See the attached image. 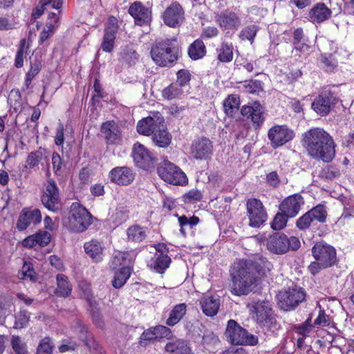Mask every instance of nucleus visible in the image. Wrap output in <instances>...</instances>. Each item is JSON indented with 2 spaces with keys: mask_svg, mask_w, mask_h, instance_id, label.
<instances>
[{
  "mask_svg": "<svg viewBox=\"0 0 354 354\" xmlns=\"http://www.w3.org/2000/svg\"><path fill=\"white\" fill-rule=\"evenodd\" d=\"M337 95L330 90H324L319 94L311 104L312 109L319 115H328L337 102Z\"/></svg>",
  "mask_w": 354,
  "mask_h": 354,
  "instance_id": "nucleus-10",
  "label": "nucleus"
},
{
  "mask_svg": "<svg viewBox=\"0 0 354 354\" xmlns=\"http://www.w3.org/2000/svg\"><path fill=\"white\" fill-rule=\"evenodd\" d=\"M75 333L77 335L78 338L84 343L89 349L99 351V344L93 339V336L88 333L87 328L83 324L80 320H77L73 326Z\"/></svg>",
  "mask_w": 354,
  "mask_h": 354,
  "instance_id": "nucleus-24",
  "label": "nucleus"
},
{
  "mask_svg": "<svg viewBox=\"0 0 354 354\" xmlns=\"http://www.w3.org/2000/svg\"><path fill=\"white\" fill-rule=\"evenodd\" d=\"M187 312V306L182 303L176 305L169 313L166 320V324L169 326H174L177 324L184 317Z\"/></svg>",
  "mask_w": 354,
  "mask_h": 354,
  "instance_id": "nucleus-32",
  "label": "nucleus"
},
{
  "mask_svg": "<svg viewBox=\"0 0 354 354\" xmlns=\"http://www.w3.org/2000/svg\"><path fill=\"white\" fill-rule=\"evenodd\" d=\"M60 11L58 10L57 13L55 12H49L47 21L46 24V27L47 28H51L55 30L57 27H58L59 24V14Z\"/></svg>",
  "mask_w": 354,
  "mask_h": 354,
  "instance_id": "nucleus-59",
  "label": "nucleus"
},
{
  "mask_svg": "<svg viewBox=\"0 0 354 354\" xmlns=\"http://www.w3.org/2000/svg\"><path fill=\"white\" fill-rule=\"evenodd\" d=\"M29 322V315L25 310L19 311L15 315V328H22L25 327Z\"/></svg>",
  "mask_w": 354,
  "mask_h": 354,
  "instance_id": "nucleus-51",
  "label": "nucleus"
},
{
  "mask_svg": "<svg viewBox=\"0 0 354 354\" xmlns=\"http://www.w3.org/2000/svg\"><path fill=\"white\" fill-rule=\"evenodd\" d=\"M268 261L263 259H242L233 265L231 292L234 295H246L254 288L257 279L269 271Z\"/></svg>",
  "mask_w": 354,
  "mask_h": 354,
  "instance_id": "nucleus-1",
  "label": "nucleus"
},
{
  "mask_svg": "<svg viewBox=\"0 0 354 354\" xmlns=\"http://www.w3.org/2000/svg\"><path fill=\"white\" fill-rule=\"evenodd\" d=\"M187 53L192 60H198L205 56L206 46L202 39H197L189 45Z\"/></svg>",
  "mask_w": 354,
  "mask_h": 354,
  "instance_id": "nucleus-31",
  "label": "nucleus"
},
{
  "mask_svg": "<svg viewBox=\"0 0 354 354\" xmlns=\"http://www.w3.org/2000/svg\"><path fill=\"white\" fill-rule=\"evenodd\" d=\"M165 349L167 354H192L188 343L182 339L169 342L165 345Z\"/></svg>",
  "mask_w": 354,
  "mask_h": 354,
  "instance_id": "nucleus-27",
  "label": "nucleus"
},
{
  "mask_svg": "<svg viewBox=\"0 0 354 354\" xmlns=\"http://www.w3.org/2000/svg\"><path fill=\"white\" fill-rule=\"evenodd\" d=\"M185 91L178 84L172 83L162 91V96L167 100L181 98L185 95Z\"/></svg>",
  "mask_w": 354,
  "mask_h": 354,
  "instance_id": "nucleus-36",
  "label": "nucleus"
},
{
  "mask_svg": "<svg viewBox=\"0 0 354 354\" xmlns=\"http://www.w3.org/2000/svg\"><path fill=\"white\" fill-rule=\"evenodd\" d=\"M129 13L135 19V23L139 26L147 24L151 19L150 10L140 1H135L130 6Z\"/></svg>",
  "mask_w": 354,
  "mask_h": 354,
  "instance_id": "nucleus-20",
  "label": "nucleus"
},
{
  "mask_svg": "<svg viewBox=\"0 0 354 354\" xmlns=\"http://www.w3.org/2000/svg\"><path fill=\"white\" fill-rule=\"evenodd\" d=\"M301 145L310 157L329 162L335 157L333 138L322 128H312L302 135Z\"/></svg>",
  "mask_w": 354,
  "mask_h": 354,
  "instance_id": "nucleus-2",
  "label": "nucleus"
},
{
  "mask_svg": "<svg viewBox=\"0 0 354 354\" xmlns=\"http://www.w3.org/2000/svg\"><path fill=\"white\" fill-rule=\"evenodd\" d=\"M246 206L249 225L252 227H259L266 222L268 217L263 203L257 198H250L247 201Z\"/></svg>",
  "mask_w": 354,
  "mask_h": 354,
  "instance_id": "nucleus-9",
  "label": "nucleus"
},
{
  "mask_svg": "<svg viewBox=\"0 0 354 354\" xmlns=\"http://www.w3.org/2000/svg\"><path fill=\"white\" fill-rule=\"evenodd\" d=\"M287 236L283 234L274 233L267 240V248L274 254H284L288 252Z\"/></svg>",
  "mask_w": 354,
  "mask_h": 354,
  "instance_id": "nucleus-23",
  "label": "nucleus"
},
{
  "mask_svg": "<svg viewBox=\"0 0 354 354\" xmlns=\"http://www.w3.org/2000/svg\"><path fill=\"white\" fill-rule=\"evenodd\" d=\"M310 14L313 21L320 23L330 17L331 11L324 3H319L311 10Z\"/></svg>",
  "mask_w": 354,
  "mask_h": 354,
  "instance_id": "nucleus-34",
  "label": "nucleus"
},
{
  "mask_svg": "<svg viewBox=\"0 0 354 354\" xmlns=\"http://www.w3.org/2000/svg\"><path fill=\"white\" fill-rule=\"evenodd\" d=\"M191 80V74L189 71L185 69H181L177 73V80L174 82L176 84H178L180 88H183L186 93L188 92L189 88V82Z\"/></svg>",
  "mask_w": 354,
  "mask_h": 354,
  "instance_id": "nucleus-41",
  "label": "nucleus"
},
{
  "mask_svg": "<svg viewBox=\"0 0 354 354\" xmlns=\"http://www.w3.org/2000/svg\"><path fill=\"white\" fill-rule=\"evenodd\" d=\"M288 218L290 217L286 216L282 212L281 213L277 214L272 223V228L274 230H280L283 229L286 225Z\"/></svg>",
  "mask_w": 354,
  "mask_h": 354,
  "instance_id": "nucleus-47",
  "label": "nucleus"
},
{
  "mask_svg": "<svg viewBox=\"0 0 354 354\" xmlns=\"http://www.w3.org/2000/svg\"><path fill=\"white\" fill-rule=\"evenodd\" d=\"M129 213L126 206L118 205L115 209L114 222L118 225L122 223L128 219Z\"/></svg>",
  "mask_w": 354,
  "mask_h": 354,
  "instance_id": "nucleus-46",
  "label": "nucleus"
},
{
  "mask_svg": "<svg viewBox=\"0 0 354 354\" xmlns=\"http://www.w3.org/2000/svg\"><path fill=\"white\" fill-rule=\"evenodd\" d=\"M304 204L302 196L294 194L287 197L280 205V210L290 218L295 216Z\"/></svg>",
  "mask_w": 354,
  "mask_h": 354,
  "instance_id": "nucleus-19",
  "label": "nucleus"
},
{
  "mask_svg": "<svg viewBox=\"0 0 354 354\" xmlns=\"http://www.w3.org/2000/svg\"><path fill=\"white\" fill-rule=\"evenodd\" d=\"M215 21L223 30L229 33L230 30H236L241 24V20L238 15L232 10H225L215 15Z\"/></svg>",
  "mask_w": 354,
  "mask_h": 354,
  "instance_id": "nucleus-13",
  "label": "nucleus"
},
{
  "mask_svg": "<svg viewBox=\"0 0 354 354\" xmlns=\"http://www.w3.org/2000/svg\"><path fill=\"white\" fill-rule=\"evenodd\" d=\"M86 253L95 262L102 259L103 248L100 243L96 240H91L84 244Z\"/></svg>",
  "mask_w": 354,
  "mask_h": 354,
  "instance_id": "nucleus-33",
  "label": "nucleus"
},
{
  "mask_svg": "<svg viewBox=\"0 0 354 354\" xmlns=\"http://www.w3.org/2000/svg\"><path fill=\"white\" fill-rule=\"evenodd\" d=\"M133 175L131 169L128 167H117L109 173L110 177H131Z\"/></svg>",
  "mask_w": 354,
  "mask_h": 354,
  "instance_id": "nucleus-49",
  "label": "nucleus"
},
{
  "mask_svg": "<svg viewBox=\"0 0 354 354\" xmlns=\"http://www.w3.org/2000/svg\"><path fill=\"white\" fill-rule=\"evenodd\" d=\"M122 58L129 65H134L138 60V55L133 48L127 46L122 53Z\"/></svg>",
  "mask_w": 354,
  "mask_h": 354,
  "instance_id": "nucleus-43",
  "label": "nucleus"
},
{
  "mask_svg": "<svg viewBox=\"0 0 354 354\" xmlns=\"http://www.w3.org/2000/svg\"><path fill=\"white\" fill-rule=\"evenodd\" d=\"M37 242L39 246L44 247L50 241V234L48 232H39L35 234Z\"/></svg>",
  "mask_w": 354,
  "mask_h": 354,
  "instance_id": "nucleus-60",
  "label": "nucleus"
},
{
  "mask_svg": "<svg viewBox=\"0 0 354 354\" xmlns=\"http://www.w3.org/2000/svg\"><path fill=\"white\" fill-rule=\"evenodd\" d=\"M39 3L44 9L52 8L58 10L62 6V0H40Z\"/></svg>",
  "mask_w": 354,
  "mask_h": 354,
  "instance_id": "nucleus-62",
  "label": "nucleus"
},
{
  "mask_svg": "<svg viewBox=\"0 0 354 354\" xmlns=\"http://www.w3.org/2000/svg\"><path fill=\"white\" fill-rule=\"evenodd\" d=\"M308 212L313 221L320 223L325 222L327 217V211L324 205H318Z\"/></svg>",
  "mask_w": 354,
  "mask_h": 354,
  "instance_id": "nucleus-42",
  "label": "nucleus"
},
{
  "mask_svg": "<svg viewBox=\"0 0 354 354\" xmlns=\"http://www.w3.org/2000/svg\"><path fill=\"white\" fill-rule=\"evenodd\" d=\"M171 263V259L167 254H159L155 257L151 263L153 269L159 273H163Z\"/></svg>",
  "mask_w": 354,
  "mask_h": 354,
  "instance_id": "nucleus-38",
  "label": "nucleus"
},
{
  "mask_svg": "<svg viewBox=\"0 0 354 354\" xmlns=\"http://www.w3.org/2000/svg\"><path fill=\"white\" fill-rule=\"evenodd\" d=\"M213 151L212 141L201 137L194 140L190 147V153L196 159L207 160L211 157Z\"/></svg>",
  "mask_w": 354,
  "mask_h": 354,
  "instance_id": "nucleus-15",
  "label": "nucleus"
},
{
  "mask_svg": "<svg viewBox=\"0 0 354 354\" xmlns=\"http://www.w3.org/2000/svg\"><path fill=\"white\" fill-rule=\"evenodd\" d=\"M41 221V214L39 209H30L24 208L19 214L17 228L23 231L26 230L31 223L37 224Z\"/></svg>",
  "mask_w": 354,
  "mask_h": 354,
  "instance_id": "nucleus-18",
  "label": "nucleus"
},
{
  "mask_svg": "<svg viewBox=\"0 0 354 354\" xmlns=\"http://www.w3.org/2000/svg\"><path fill=\"white\" fill-rule=\"evenodd\" d=\"M223 105L225 113L230 117H232L239 109V97L234 94L230 95L224 100Z\"/></svg>",
  "mask_w": 354,
  "mask_h": 354,
  "instance_id": "nucleus-35",
  "label": "nucleus"
},
{
  "mask_svg": "<svg viewBox=\"0 0 354 354\" xmlns=\"http://www.w3.org/2000/svg\"><path fill=\"white\" fill-rule=\"evenodd\" d=\"M183 8L178 2H173L164 12L163 19L166 25L170 27L179 26L184 19Z\"/></svg>",
  "mask_w": 354,
  "mask_h": 354,
  "instance_id": "nucleus-17",
  "label": "nucleus"
},
{
  "mask_svg": "<svg viewBox=\"0 0 354 354\" xmlns=\"http://www.w3.org/2000/svg\"><path fill=\"white\" fill-rule=\"evenodd\" d=\"M80 345L71 339H65L62 342V344L59 346V351L61 353H64L69 351H77L78 350Z\"/></svg>",
  "mask_w": 354,
  "mask_h": 354,
  "instance_id": "nucleus-56",
  "label": "nucleus"
},
{
  "mask_svg": "<svg viewBox=\"0 0 354 354\" xmlns=\"http://www.w3.org/2000/svg\"><path fill=\"white\" fill-rule=\"evenodd\" d=\"M157 171L159 177H187L179 167L167 160L159 163Z\"/></svg>",
  "mask_w": 354,
  "mask_h": 354,
  "instance_id": "nucleus-26",
  "label": "nucleus"
},
{
  "mask_svg": "<svg viewBox=\"0 0 354 354\" xmlns=\"http://www.w3.org/2000/svg\"><path fill=\"white\" fill-rule=\"evenodd\" d=\"M26 43V41L25 39H21L20 41L19 47L15 57V65L17 68H21L23 66L24 54L26 53L25 52Z\"/></svg>",
  "mask_w": 354,
  "mask_h": 354,
  "instance_id": "nucleus-54",
  "label": "nucleus"
},
{
  "mask_svg": "<svg viewBox=\"0 0 354 354\" xmlns=\"http://www.w3.org/2000/svg\"><path fill=\"white\" fill-rule=\"evenodd\" d=\"M247 307L251 313L255 315V317L253 318L260 326L270 328L275 322L276 319L269 301L252 299Z\"/></svg>",
  "mask_w": 354,
  "mask_h": 354,
  "instance_id": "nucleus-7",
  "label": "nucleus"
},
{
  "mask_svg": "<svg viewBox=\"0 0 354 354\" xmlns=\"http://www.w3.org/2000/svg\"><path fill=\"white\" fill-rule=\"evenodd\" d=\"M42 204L50 211L56 212L59 209V194L58 188L53 180H48L41 197Z\"/></svg>",
  "mask_w": 354,
  "mask_h": 354,
  "instance_id": "nucleus-14",
  "label": "nucleus"
},
{
  "mask_svg": "<svg viewBox=\"0 0 354 354\" xmlns=\"http://www.w3.org/2000/svg\"><path fill=\"white\" fill-rule=\"evenodd\" d=\"M128 239L132 241L140 242L146 237V232L139 225H133L127 230Z\"/></svg>",
  "mask_w": 354,
  "mask_h": 354,
  "instance_id": "nucleus-40",
  "label": "nucleus"
},
{
  "mask_svg": "<svg viewBox=\"0 0 354 354\" xmlns=\"http://www.w3.org/2000/svg\"><path fill=\"white\" fill-rule=\"evenodd\" d=\"M164 120V118L158 112L153 113V115L142 118L138 122L137 131L143 136H152Z\"/></svg>",
  "mask_w": 354,
  "mask_h": 354,
  "instance_id": "nucleus-16",
  "label": "nucleus"
},
{
  "mask_svg": "<svg viewBox=\"0 0 354 354\" xmlns=\"http://www.w3.org/2000/svg\"><path fill=\"white\" fill-rule=\"evenodd\" d=\"M200 304L203 313L209 317L216 315L220 307V300L214 297L206 296L201 298Z\"/></svg>",
  "mask_w": 354,
  "mask_h": 354,
  "instance_id": "nucleus-28",
  "label": "nucleus"
},
{
  "mask_svg": "<svg viewBox=\"0 0 354 354\" xmlns=\"http://www.w3.org/2000/svg\"><path fill=\"white\" fill-rule=\"evenodd\" d=\"M241 113L243 116L250 118L253 124L258 127L265 120L263 108L259 102H254L252 106H243Z\"/></svg>",
  "mask_w": 354,
  "mask_h": 354,
  "instance_id": "nucleus-21",
  "label": "nucleus"
},
{
  "mask_svg": "<svg viewBox=\"0 0 354 354\" xmlns=\"http://www.w3.org/2000/svg\"><path fill=\"white\" fill-rule=\"evenodd\" d=\"M278 305L285 311L295 309L306 297V292L301 287L289 288L278 294Z\"/></svg>",
  "mask_w": 354,
  "mask_h": 354,
  "instance_id": "nucleus-8",
  "label": "nucleus"
},
{
  "mask_svg": "<svg viewBox=\"0 0 354 354\" xmlns=\"http://www.w3.org/2000/svg\"><path fill=\"white\" fill-rule=\"evenodd\" d=\"M217 59L221 62L227 63L233 59V46L231 44L222 41L219 48L216 49Z\"/></svg>",
  "mask_w": 354,
  "mask_h": 354,
  "instance_id": "nucleus-37",
  "label": "nucleus"
},
{
  "mask_svg": "<svg viewBox=\"0 0 354 354\" xmlns=\"http://www.w3.org/2000/svg\"><path fill=\"white\" fill-rule=\"evenodd\" d=\"M101 133L108 144H116L121 140L120 128L113 120L106 121L102 124Z\"/></svg>",
  "mask_w": 354,
  "mask_h": 354,
  "instance_id": "nucleus-22",
  "label": "nucleus"
},
{
  "mask_svg": "<svg viewBox=\"0 0 354 354\" xmlns=\"http://www.w3.org/2000/svg\"><path fill=\"white\" fill-rule=\"evenodd\" d=\"M92 223V216L78 203L71 205L69 216L65 223L66 227L73 232H83Z\"/></svg>",
  "mask_w": 354,
  "mask_h": 354,
  "instance_id": "nucleus-5",
  "label": "nucleus"
},
{
  "mask_svg": "<svg viewBox=\"0 0 354 354\" xmlns=\"http://www.w3.org/2000/svg\"><path fill=\"white\" fill-rule=\"evenodd\" d=\"M51 160L55 174L61 176L63 173L64 165L59 154L57 152H53Z\"/></svg>",
  "mask_w": 354,
  "mask_h": 354,
  "instance_id": "nucleus-48",
  "label": "nucleus"
},
{
  "mask_svg": "<svg viewBox=\"0 0 354 354\" xmlns=\"http://www.w3.org/2000/svg\"><path fill=\"white\" fill-rule=\"evenodd\" d=\"M176 37L156 40L152 45L150 54L156 65L171 66L178 59L179 48Z\"/></svg>",
  "mask_w": 354,
  "mask_h": 354,
  "instance_id": "nucleus-3",
  "label": "nucleus"
},
{
  "mask_svg": "<svg viewBox=\"0 0 354 354\" xmlns=\"http://www.w3.org/2000/svg\"><path fill=\"white\" fill-rule=\"evenodd\" d=\"M52 343L48 337L42 339L37 348L36 354H52Z\"/></svg>",
  "mask_w": 354,
  "mask_h": 354,
  "instance_id": "nucleus-50",
  "label": "nucleus"
},
{
  "mask_svg": "<svg viewBox=\"0 0 354 354\" xmlns=\"http://www.w3.org/2000/svg\"><path fill=\"white\" fill-rule=\"evenodd\" d=\"M219 31L217 28L214 26H207L203 29L201 37L203 39H210L218 36Z\"/></svg>",
  "mask_w": 354,
  "mask_h": 354,
  "instance_id": "nucleus-64",
  "label": "nucleus"
},
{
  "mask_svg": "<svg viewBox=\"0 0 354 354\" xmlns=\"http://www.w3.org/2000/svg\"><path fill=\"white\" fill-rule=\"evenodd\" d=\"M12 346L15 354H26L27 351L25 344L21 342L19 337H14L12 339Z\"/></svg>",
  "mask_w": 354,
  "mask_h": 354,
  "instance_id": "nucleus-58",
  "label": "nucleus"
},
{
  "mask_svg": "<svg viewBox=\"0 0 354 354\" xmlns=\"http://www.w3.org/2000/svg\"><path fill=\"white\" fill-rule=\"evenodd\" d=\"M131 273V268L129 266H123L119 272H115L113 286L119 288L122 287L129 279Z\"/></svg>",
  "mask_w": 354,
  "mask_h": 354,
  "instance_id": "nucleus-39",
  "label": "nucleus"
},
{
  "mask_svg": "<svg viewBox=\"0 0 354 354\" xmlns=\"http://www.w3.org/2000/svg\"><path fill=\"white\" fill-rule=\"evenodd\" d=\"M57 288L55 294L58 297H68L72 290V285L68 280V277L63 274H58L56 277Z\"/></svg>",
  "mask_w": 354,
  "mask_h": 354,
  "instance_id": "nucleus-30",
  "label": "nucleus"
},
{
  "mask_svg": "<svg viewBox=\"0 0 354 354\" xmlns=\"http://www.w3.org/2000/svg\"><path fill=\"white\" fill-rule=\"evenodd\" d=\"M245 88L250 93L259 94L263 91V84L260 80H252L245 85Z\"/></svg>",
  "mask_w": 354,
  "mask_h": 354,
  "instance_id": "nucleus-53",
  "label": "nucleus"
},
{
  "mask_svg": "<svg viewBox=\"0 0 354 354\" xmlns=\"http://www.w3.org/2000/svg\"><path fill=\"white\" fill-rule=\"evenodd\" d=\"M268 136L272 147L277 148L292 140L295 133L286 125H275L270 129Z\"/></svg>",
  "mask_w": 354,
  "mask_h": 354,
  "instance_id": "nucleus-12",
  "label": "nucleus"
},
{
  "mask_svg": "<svg viewBox=\"0 0 354 354\" xmlns=\"http://www.w3.org/2000/svg\"><path fill=\"white\" fill-rule=\"evenodd\" d=\"M312 255L315 261L310 264L308 269L313 275L322 269L332 267L337 261L335 248L324 241H318L314 245Z\"/></svg>",
  "mask_w": 354,
  "mask_h": 354,
  "instance_id": "nucleus-4",
  "label": "nucleus"
},
{
  "mask_svg": "<svg viewBox=\"0 0 354 354\" xmlns=\"http://www.w3.org/2000/svg\"><path fill=\"white\" fill-rule=\"evenodd\" d=\"M151 136L154 145L159 147L166 148L171 144L172 136L167 129L165 120Z\"/></svg>",
  "mask_w": 354,
  "mask_h": 354,
  "instance_id": "nucleus-25",
  "label": "nucleus"
},
{
  "mask_svg": "<svg viewBox=\"0 0 354 354\" xmlns=\"http://www.w3.org/2000/svg\"><path fill=\"white\" fill-rule=\"evenodd\" d=\"M118 32V26H109L105 28V32L102 43V48L104 51L111 53L113 48L115 35Z\"/></svg>",
  "mask_w": 354,
  "mask_h": 354,
  "instance_id": "nucleus-29",
  "label": "nucleus"
},
{
  "mask_svg": "<svg viewBox=\"0 0 354 354\" xmlns=\"http://www.w3.org/2000/svg\"><path fill=\"white\" fill-rule=\"evenodd\" d=\"M133 160L138 167L147 170L154 166L156 158L143 145L136 142L132 149Z\"/></svg>",
  "mask_w": 354,
  "mask_h": 354,
  "instance_id": "nucleus-11",
  "label": "nucleus"
},
{
  "mask_svg": "<svg viewBox=\"0 0 354 354\" xmlns=\"http://www.w3.org/2000/svg\"><path fill=\"white\" fill-rule=\"evenodd\" d=\"M158 339L155 327L145 330L140 336V343L141 345H146L147 341H151Z\"/></svg>",
  "mask_w": 354,
  "mask_h": 354,
  "instance_id": "nucleus-57",
  "label": "nucleus"
},
{
  "mask_svg": "<svg viewBox=\"0 0 354 354\" xmlns=\"http://www.w3.org/2000/svg\"><path fill=\"white\" fill-rule=\"evenodd\" d=\"M44 152L45 149L40 148L37 151L31 152L28 155L26 162L30 168L35 167L39 165L44 156Z\"/></svg>",
  "mask_w": 354,
  "mask_h": 354,
  "instance_id": "nucleus-45",
  "label": "nucleus"
},
{
  "mask_svg": "<svg viewBox=\"0 0 354 354\" xmlns=\"http://www.w3.org/2000/svg\"><path fill=\"white\" fill-rule=\"evenodd\" d=\"M225 335L232 344L254 346L258 343L257 337L250 334L234 319L228 321Z\"/></svg>",
  "mask_w": 354,
  "mask_h": 354,
  "instance_id": "nucleus-6",
  "label": "nucleus"
},
{
  "mask_svg": "<svg viewBox=\"0 0 354 354\" xmlns=\"http://www.w3.org/2000/svg\"><path fill=\"white\" fill-rule=\"evenodd\" d=\"M313 221V220L309 212H307L297 221L296 225L299 229L306 230L310 227Z\"/></svg>",
  "mask_w": 354,
  "mask_h": 354,
  "instance_id": "nucleus-55",
  "label": "nucleus"
},
{
  "mask_svg": "<svg viewBox=\"0 0 354 354\" xmlns=\"http://www.w3.org/2000/svg\"><path fill=\"white\" fill-rule=\"evenodd\" d=\"M330 324L329 316L324 310H319L317 317L314 322V326H326Z\"/></svg>",
  "mask_w": 354,
  "mask_h": 354,
  "instance_id": "nucleus-61",
  "label": "nucleus"
},
{
  "mask_svg": "<svg viewBox=\"0 0 354 354\" xmlns=\"http://www.w3.org/2000/svg\"><path fill=\"white\" fill-rule=\"evenodd\" d=\"M258 30L259 28L257 26H248L240 32L239 37L242 40H249L252 44L254 41Z\"/></svg>",
  "mask_w": 354,
  "mask_h": 354,
  "instance_id": "nucleus-44",
  "label": "nucleus"
},
{
  "mask_svg": "<svg viewBox=\"0 0 354 354\" xmlns=\"http://www.w3.org/2000/svg\"><path fill=\"white\" fill-rule=\"evenodd\" d=\"M41 69V64L39 62H36L31 64L30 69L26 73L25 80V86L26 88L29 87L32 80L39 73Z\"/></svg>",
  "mask_w": 354,
  "mask_h": 354,
  "instance_id": "nucleus-52",
  "label": "nucleus"
},
{
  "mask_svg": "<svg viewBox=\"0 0 354 354\" xmlns=\"http://www.w3.org/2000/svg\"><path fill=\"white\" fill-rule=\"evenodd\" d=\"M185 203H192L193 201H199L202 198V194L198 190H191L183 196Z\"/></svg>",
  "mask_w": 354,
  "mask_h": 354,
  "instance_id": "nucleus-63",
  "label": "nucleus"
}]
</instances>
